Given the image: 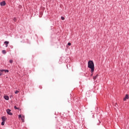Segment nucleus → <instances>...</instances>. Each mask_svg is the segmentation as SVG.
Returning a JSON list of instances; mask_svg holds the SVG:
<instances>
[{
  "label": "nucleus",
  "instance_id": "1",
  "mask_svg": "<svg viewBox=\"0 0 129 129\" xmlns=\"http://www.w3.org/2000/svg\"><path fill=\"white\" fill-rule=\"evenodd\" d=\"M88 68L91 69V73L94 72V62H93V61L89 60L88 62Z\"/></svg>",
  "mask_w": 129,
  "mask_h": 129
},
{
  "label": "nucleus",
  "instance_id": "2",
  "mask_svg": "<svg viewBox=\"0 0 129 129\" xmlns=\"http://www.w3.org/2000/svg\"><path fill=\"white\" fill-rule=\"evenodd\" d=\"M2 122L1 123V124L2 125H5V123L7 120V117H6V116H3L2 117Z\"/></svg>",
  "mask_w": 129,
  "mask_h": 129
},
{
  "label": "nucleus",
  "instance_id": "3",
  "mask_svg": "<svg viewBox=\"0 0 129 129\" xmlns=\"http://www.w3.org/2000/svg\"><path fill=\"white\" fill-rule=\"evenodd\" d=\"M19 119L22 120V122H25V116H22V115H19L18 116Z\"/></svg>",
  "mask_w": 129,
  "mask_h": 129
},
{
  "label": "nucleus",
  "instance_id": "4",
  "mask_svg": "<svg viewBox=\"0 0 129 129\" xmlns=\"http://www.w3.org/2000/svg\"><path fill=\"white\" fill-rule=\"evenodd\" d=\"M6 111H7L8 114H9V115H13V113L11 112V109H7L6 110Z\"/></svg>",
  "mask_w": 129,
  "mask_h": 129
},
{
  "label": "nucleus",
  "instance_id": "5",
  "mask_svg": "<svg viewBox=\"0 0 129 129\" xmlns=\"http://www.w3.org/2000/svg\"><path fill=\"white\" fill-rule=\"evenodd\" d=\"M129 99L128 94H126L123 100V101H125L126 99Z\"/></svg>",
  "mask_w": 129,
  "mask_h": 129
},
{
  "label": "nucleus",
  "instance_id": "6",
  "mask_svg": "<svg viewBox=\"0 0 129 129\" xmlns=\"http://www.w3.org/2000/svg\"><path fill=\"white\" fill-rule=\"evenodd\" d=\"M0 5H1V7H4V6H6V1H3V2H1L0 3Z\"/></svg>",
  "mask_w": 129,
  "mask_h": 129
},
{
  "label": "nucleus",
  "instance_id": "7",
  "mask_svg": "<svg viewBox=\"0 0 129 129\" xmlns=\"http://www.w3.org/2000/svg\"><path fill=\"white\" fill-rule=\"evenodd\" d=\"M1 72H5L6 73H9V70H0Z\"/></svg>",
  "mask_w": 129,
  "mask_h": 129
},
{
  "label": "nucleus",
  "instance_id": "8",
  "mask_svg": "<svg viewBox=\"0 0 129 129\" xmlns=\"http://www.w3.org/2000/svg\"><path fill=\"white\" fill-rule=\"evenodd\" d=\"M4 99H6V100H9L10 97H9V96H4Z\"/></svg>",
  "mask_w": 129,
  "mask_h": 129
},
{
  "label": "nucleus",
  "instance_id": "9",
  "mask_svg": "<svg viewBox=\"0 0 129 129\" xmlns=\"http://www.w3.org/2000/svg\"><path fill=\"white\" fill-rule=\"evenodd\" d=\"M9 43H10L9 41H5L4 42V44L6 45V47H8V45H9Z\"/></svg>",
  "mask_w": 129,
  "mask_h": 129
},
{
  "label": "nucleus",
  "instance_id": "10",
  "mask_svg": "<svg viewBox=\"0 0 129 129\" xmlns=\"http://www.w3.org/2000/svg\"><path fill=\"white\" fill-rule=\"evenodd\" d=\"M98 77V74H97L95 76L93 77V80H96V78Z\"/></svg>",
  "mask_w": 129,
  "mask_h": 129
},
{
  "label": "nucleus",
  "instance_id": "11",
  "mask_svg": "<svg viewBox=\"0 0 129 129\" xmlns=\"http://www.w3.org/2000/svg\"><path fill=\"white\" fill-rule=\"evenodd\" d=\"M42 16H43V12H40L39 13V18H42Z\"/></svg>",
  "mask_w": 129,
  "mask_h": 129
},
{
  "label": "nucleus",
  "instance_id": "12",
  "mask_svg": "<svg viewBox=\"0 0 129 129\" xmlns=\"http://www.w3.org/2000/svg\"><path fill=\"white\" fill-rule=\"evenodd\" d=\"M3 54H7V51L5 50H2Z\"/></svg>",
  "mask_w": 129,
  "mask_h": 129
},
{
  "label": "nucleus",
  "instance_id": "13",
  "mask_svg": "<svg viewBox=\"0 0 129 129\" xmlns=\"http://www.w3.org/2000/svg\"><path fill=\"white\" fill-rule=\"evenodd\" d=\"M17 20L18 19L16 17H14V19H13V21H15V22H17Z\"/></svg>",
  "mask_w": 129,
  "mask_h": 129
},
{
  "label": "nucleus",
  "instance_id": "14",
  "mask_svg": "<svg viewBox=\"0 0 129 129\" xmlns=\"http://www.w3.org/2000/svg\"><path fill=\"white\" fill-rule=\"evenodd\" d=\"M9 62H10V64H12L13 62H14V60H13L12 59H10L9 60Z\"/></svg>",
  "mask_w": 129,
  "mask_h": 129
},
{
  "label": "nucleus",
  "instance_id": "15",
  "mask_svg": "<svg viewBox=\"0 0 129 129\" xmlns=\"http://www.w3.org/2000/svg\"><path fill=\"white\" fill-rule=\"evenodd\" d=\"M14 108H15V109H18V110H20V108L17 107V106H14Z\"/></svg>",
  "mask_w": 129,
  "mask_h": 129
},
{
  "label": "nucleus",
  "instance_id": "16",
  "mask_svg": "<svg viewBox=\"0 0 129 129\" xmlns=\"http://www.w3.org/2000/svg\"><path fill=\"white\" fill-rule=\"evenodd\" d=\"M61 19L62 20V21H64V20H65V18H64L63 16L61 17Z\"/></svg>",
  "mask_w": 129,
  "mask_h": 129
},
{
  "label": "nucleus",
  "instance_id": "17",
  "mask_svg": "<svg viewBox=\"0 0 129 129\" xmlns=\"http://www.w3.org/2000/svg\"><path fill=\"white\" fill-rule=\"evenodd\" d=\"M18 93H19V91H18V90L16 91L15 92V94H18Z\"/></svg>",
  "mask_w": 129,
  "mask_h": 129
},
{
  "label": "nucleus",
  "instance_id": "18",
  "mask_svg": "<svg viewBox=\"0 0 129 129\" xmlns=\"http://www.w3.org/2000/svg\"><path fill=\"white\" fill-rule=\"evenodd\" d=\"M68 46H71V43L69 42V43H68Z\"/></svg>",
  "mask_w": 129,
  "mask_h": 129
},
{
  "label": "nucleus",
  "instance_id": "19",
  "mask_svg": "<svg viewBox=\"0 0 129 129\" xmlns=\"http://www.w3.org/2000/svg\"><path fill=\"white\" fill-rule=\"evenodd\" d=\"M2 75H3V73H2V72H0V77Z\"/></svg>",
  "mask_w": 129,
  "mask_h": 129
},
{
  "label": "nucleus",
  "instance_id": "20",
  "mask_svg": "<svg viewBox=\"0 0 129 129\" xmlns=\"http://www.w3.org/2000/svg\"><path fill=\"white\" fill-rule=\"evenodd\" d=\"M92 76H93V72L91 73V77H92Z\"/></svg>",
  "mask_w": 129,
  "mask_h": 129
},
{
  "label": "nucleus",
  "instance_id": "21",
  "mask_svg": "<svg viewBox=\"0 0 129 129\" xmlns=\"http://www.w3.org/2000/svg\"><path fill=\"white\" fill-rule=\"evenodd\" d=\"M75 99H77V98L76 97V98H73V100H74V101H75Z\"/></svg>",
  "mask_w": 129,
  "mask_h": 129
},
{
  "label": "nucleus",
  "instance_id": "22",
  "mask_svg": "<svg viewBox=\"0 0 129 129\" xmlns=\"http://www.w3.org/2000/svg\"><path fill=\"white\" fill-rule=\"evenodd\" d=\"M76 102H77V101H78V100H76Z\"/></svg>",
  "mask_w": 129,
  "mask_h": 129
}]
</instances>
